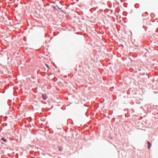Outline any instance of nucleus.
Wrapping results in <instances>:
<instances>
[{
  "instance_id": "f03ea898",
  "label": "nucleus",
  "mask_w": 158,
  "mask_h": 158,
  "mask_svg": "<svg viewBox=\"0 0 158 158\" xmlns=\"http://www.w3.org/2000/svg\"><path fill=\"white\" fill-rule=\"evenodd\" d=\"M42 98L44 100H46L48 98V96L47 95H44V94H42Z\"/></svg>"
},
{
  "instance_id": "20e7f679",
  "label": "nucleus",
  "mask_w": 158,
  "mask_h": 158,
  "mask_svg": "<svg viewBox=\"0 0 158 158\" xmlns=\"http://www.w3.org/2000/svg\"><path fill=\"white\" fill-rule=\"evenodd\" d=\"M144 71V69H143L142 70H139V71H140L141 72H140V73H139V74H140L142 75H144V73L143 72V71Z\"/></svg>"
},
{
  "instance_id": "ddd939ff",
  "label": "nucleus",
  "mask_w": 158,
  "mask_h": 158,
  "mask_svg": "<svg viewBox=\"0 0 158 158\" xmlns=\"http://www.w3.org/2000/svg\"><path fill=\"white\" fill-rule=\"evenodd\" d=\"M64 83H66V84H68V82H64Z\"/></svg>"
},
{
  "instance_id": "423d86ee",
  "label": "nucleus",
  "mask_w": 158,
  "mask_h": 158,
  "mask_svg": "<svg viewBox=\"0 0 158 158\" xmlns=\"http://www.w3.org/2000/svg\"><path fill=\"white\" fill-rule=\"evenodd\" d=\"M58 150L59 151L61 152L62 151V148H61L60 147H59L58 148Z\"/></svg>"
},
{
  "instance_id": "1a4fd4ad",
  "label": "nucleus",
  "mask_w": 158,
  "mask_h": 158,
  "mask_svg": "<svg viewBox=\"0 0 158 158\" xmlns=\"http://www.w3.org/2000/svg\"><path fill=\"white\" fill-rule=\"evenodd\" d=\"M2 23H3V22H2L0 20V24H1V25H2Z\"/></svg>"
},
{
  "instance_id": "9b49d317",
  "label": "nucleus",
  "mask_w": 158,
  "mask_h": 158,
  "mask_svg": "<svg viewBox=\"0 0 158 158\" xmlns=\"http://www.w3.org/2000/svg\"><path fill=\"white\" fill-rule=\"evenodd\" d=\"M134 45H135V46H138V45H136V44H135V43H134Z\"/></svg>"
},
{
  "instance_id": "7ed1b4c3",
  "label": "nucleus",
  "mask_w": 158,
  "mask_h": 158,
  "mask_svg": "<svg viewBox=\"0 0 158 158\" xmlns=\"http://www.w3.org/2000/svg\"><path fill=\"white\" fill-rule=\"evenodd\" d=\"M147 147L148 149H150L151 147V144L149 141L147 142Z\"/></svg>"
},
{
  "instance_id": "39448f33",
  "label": "nucleus",
  "mask_w": 158,
  "mask_h": 158,
  "mask_svg": "<svg viewBox=\"0 0 158 158\" xmlns=\"http://www.w3.org/2000/svg\"><path fill=\"white\" fill-rule=\"evenodd\" d=\"M1 139L4 142H6L7 141V139H5L4 138H2Z\"/></svg>"
},
{
  "instance_id": "9d476101",
  "label": "nucleus",
  "mask_w": 158,
  "mask_h": 158,
  "mask_svg": "<svg viewBox=\"0 0 158 158\" xmlns=\"http://www.w3.org/2000/svg\"><path fill=\"white\" fill-rule=\"evenodd\" d=\"M7 126V124L6 123H4V126Z\"/></svg>"
},
{
  "instance_id": "6e6552de",
  "label": "nucleus",
  "mask_w": 158,
  "mask_h": 158,
  "mask_svg": "<svg viewBox=\"0 0 158 158\" xmlns=\"http://www.w3.org/2000/svg\"><path fill=\"white\" fill-rule=\"evenodd\" d=\"M45 65H46V66L48 68V69L49 68V66L48 64H46Z\"/></svg>"
},
{
  "instance_id": "4468645a",
  "label": "nucleus",
  "mask_w": 158,
  "mask_h": 158,
  "mask_svg": "<svg viewBox=\"0 0 158 158\" xmlns=\"http://www.w3.org/2000/svg\"><path fill=\"white\" fill-rule=\"evenodd\" d=\"M134 158H138V157H137V158H135V157H134Z\"/></svg>"
},
{
  "instance_id": "f8f14e48",
  "label": "nucleus",
  "mask_w": 158,
  "mask_h": 158,
  "mask_svg": "<svg viewBox=\"0 0 158 158\" xmlns=\"http://www.w3.org/2000/svg\"><path fill=\"white\" fill-rule=\"evenodd\" d=\"M90 22H92V23H94V22H93L91 21H90Z\"/></svg>"
},
{
  "instance_id": "0eeeda50",
  "label": "nucleus",
  "mask_w": 158,
  "mask_h": 158,
  "mask_svg": "<svg viewBox=\"0 0 158 158\" xmlns=\"http://www.w3.org/2000/svg\"><path fill=\"white\" fill-rule=\"evenodd\" d=\"M11 102V100H8V102H7V104H8V106H10V104H9V102Z\"/></svg>"
},
{
  "instance_id": "2eb2a0df",
  "label": "nucleus",
  "mask_w": 158,
  "mask_h": 158,
  "mask_svg": "<svg viewBox=\"0 0 158 158\" xmlns=\"http://www.w3.org/2000/svg\"><path fill=\"white\" fill-rule=\"evenodd\" d=\"M114 22H115V20H113Z\"/></svg>"
},
{
  "instance_id": "f257e3e1",
  "label": "nucleus",
  "mask_w": 158,
  "mask_h": 158,
  "mask_svg": "<svg viewBox=\"0 0 158 158\" xmlns=\"http://www.w3.org/2000/svg\"><path fill=\"white\" fill-rule=\"evenodd\" d=\"M119 22L121 23L122 25L126 27V25L124 24L125 23H127V22L125 21V20H119Z\"/></svg>"
}]
</instances>
